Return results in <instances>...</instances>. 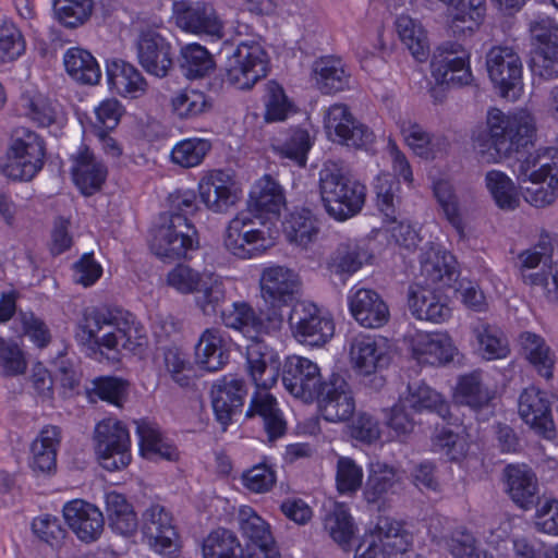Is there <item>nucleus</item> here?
<instances>
[{
  "mask_svg": "<svg viewBox=\"0 0 558 558\" xmlns=\"http://www.w3.org/2000/svg\"><path fill=\"white\" fill-rule=\"evenodd\" d=\"M407 407L414 412L435 411L448 425L434 436V445L437 450L451 461L460 462L466 457L470 445L465 428L461 426L457 417H452L451 410L444 402L441 396L420 383L409 385L405 391L401 393L399 402L389 411H386V427L389 429L387 435L373 415L361 412L350 427L351 436L364 444L400 439L407 436L414 428L413 417L405 411Z\"/></svg>",
  "mask_w": 558,
  "mask_h": 558,
  "instance_id": "nucleus-1",
  "label": "nucleus"
},
{
  "mask_svg": "<svg viewBox=\"0 0 558 558\" xmlns=\"http://www.w3.org/2000/svg\"><path fill=\"white\" fill-rule=\"evenodd\" d=\"M301 289L299 275L283 266H270L260 276V294L268 307L259 316L246 303L235 302L221 311L223 324L240 331L245 338H256L281 328L284 308L294 301Z\"/></svg>",
  "mask_w": 558,
  "mask_h": 558,
  "instance_id": "nucleus-2",
  "label": "nucleus"
},
{
  "mask_svg": "<svg viewBox=\"0 0 558 558\" xmlns=\"http://www.w3.org/2000/svg\"><path fill=\"white\" fill-rule=\"evenodd\" d=\"M75 338L94 352L112 359L134 353L146 343L145 330L132 314L111 316L96 308L84 311Z\"/></svg>",
  "mask_w": 558,
  "mask_h": 558,
  "instance_id": "nucleus-3",
  "label": "nucleus"
},
{
  "mask_svg": "<svg viewBox=\"0 0 558 558\" xmlns=\"http://www.w3.org/2000/svg\"><path fill=\"white\" fill-rule=\"evenodd\" d=\"M386 156L393 173L383 170L374 182L375 204L383 215L386 230L401 248L410 251L416 246L420 235L416 229L404 220H398L400 198L398 177L408 185L413 183V173L405 155L397 143L389 140Z\"/></svg>",
  "mask_w": 558,
  "mask_h": 558,
  "instance_id": "nucleus-4",
  "label": "nucleus"
},
{
  "mask_svg": "<svg viewBox=\"0 0 558 558\" xmlns=\"http://www.w3.org/2000/svg\"><path fill=\"white\" fill-rule=\"evenodd\" d=\"M535 132V121L527 110L505 113L490 108L486 114L485 129L473 132L474 148L486 162H497L513 149L526 145Z\"/></svg>",
  "mask_w": 558,
  "mask_h": 558,
  "instance_id": "nucleus-5",
  "label": "nucleus"
},
{
  "mask_svg": "<svg viewBox=\"0 0 558 558\" xmlns=\"http://www.w3.org/2000/svg\"><path fill=\"white\" fill-rule=\"evenodd\" d=\"M171 209L180 213L163 214L154 228L150 239L151 251L162 259H180L198 246L195 227L181 213H191L196 207L193 190H178L170 196Z\"/></svg>",
  "mask_w": 558,
  "mask_h": 558,
  "instance_id": "nucleus-6",
  "label": "nucleus"
},
{
  "mask_svg": "<svg viewBox=\"0 0 558 558\" xmlns=\"http://www.w3.org/2000/svg\"><path fill=\"white\" fill-rule=\"evenodd\" d=\"M281 236L279 226L258 219L252 211H239L227 225L223 246L235 257L251 259L272 248Z\"/></svg>",
  "mask_w": 558,
  "mask_h": 558,
  "instance_id": "nucleus-7",
  "label": "nucleus"
},
{
  "mask_svg": "<svg viewBox=\"0 0 558 558\" xmlns=\"http://www.w3.org/2000/svg\"><path fill=\"white\" fill-rule=\"evenodd\" d=\"M551 157L535 150L519 159L513 172L518 180L529 185L522 186L524 201L535 208L553 205L558 197V167L551 163Z\"/></svg>",
  "mask_w": 558,
  "mask_h": 558,
  "instance_id": "nucleus-8",
  "label": "nucleus"
},
{
  "mask_svg": "<svg viewBox=\"0 0 558 558\" xmlns=\"http://www.w3.org/2000/svg\"><path fill=\"white\" fill-rule=\"evenodd\" d=\"M319 193L326 211L340 221L357 214L365 202V186L335 166L322 169Z\"/></svg>",
  "mask_w": 558,
  "mask_h": 558,
  "instance_id": "nucleus-9",
  "label": "nucleus"
},
{
  "mask_svg": "<svg viewBox=\"0 0 558 558\" xmlns=\"http://www.w3.org/2000/svg\"><path fill=\"white\" fill-rule=\"evenodd\" d=\"M165 282L180 294H194L196 304L208 316L216 315L225 300L226 289L221 277L199 272L187 265L179 264L171 268Z\"/></svg>",
  "mask_w": 558,
  "mask_h": 558,
  "instance_id": "nucleus-10",
  "label": "nucleus"
},
{
  "mask_svg": "<svg viewBox=\"0 0 558 558\" xmlns=\"http://www.w3.org/2000/svg\"><path fill=\"white\" fill-rule=\"evenodd\" d=\"M347 353L352 372L363 384L373 389L384 385L380 373L390 362V348L386 338L359 333L348 342Z\"/></svg>",
  "mask_w": 558,
  "mask_h": 558,
  "instance_id": "nucleus-11",
  "label": "nucleus"
},
{
  "mask_svg": "<svg viewBox=\"0 0 558 558\" xmlns=\"http://www.w3.org/2000/svg\"><path fill=\"white\" fill-rule=\"evenodd\" d=\"M45 154V143L38 134L19 129L13 133L1 161V172L13 181H31L43 169Z\"/></svg>",
  "mask_w": 558,
  "mask_h": 558,
  "instance_id": "nucleus-12",
  "label": "nucleus"
},
{
  "mask_svg": "<svg viewBox=\"0 0 558 558\" xmlns=\"http://www.w3.org/2000/svg\"><path fill=\"white\" fill-rule=\"evenodd\" d=\"M269 54L259 39L241 41L226 58V84L250 90L267 75Z\"/></svg>",
  "mask_w": 558,
  "mask_h": 558,
  "instance_id": "nucleus-13",
  "label": "nucleus"
},
{
  "mask_svg": "<svg viewBox=\"0 0 558 558\" xmlns=\"http://www.w3.org/2000/svg\"><path fill=\"white\" fill-rule=\"evenodd\" d=\"M269 54L259 39L241 41L226 58V84L250 90L267 75Z\"/></svg>",
  "mask_w": 558,
  "mask_h": 558,
  "instance_id": "nucleus-14",
  "label": "nucleus"
},
{
  "mask_svg": "<svg viewBox=\"0 0 558 558\" xmlns=\"http://www.w3.org/2000/svg\"><path fill=\"white\" fill-rule=\"evenodd\" d=\"M93 449L99 465L117 472L132 462V441L126 425L116 417L99 421L93 433Z\"/></svg>",
  "mask_w": 558,
  "mask_h": 558,
  "instance_id": "nucleus-15",
  "label": "nucleus"
},
{
  "mask_svg": "<svg viewBox=\"0 0 558 558\" xmlns=\"http://www.w3.org/2000/svg\"><path fill=\"white\" fill-rule=\"evenodd\" d=\"M410 547V537L400 522L379 517L359 543L354 558H399Z\"/></svg>",
  "mask_w": 558,
  "mask_h": 558,
  "instance_id": "nucleus-16",
  "label": "nucleus"
},
{
  "mask_svg": "<svg viewBox=\"0 0 558 558\" xmlns=\"http://www.w3.org/2000/svg\"><path fill=\"white\" fill-rule=\"evenodd\" d=\"M486 71L494 88L504 98L518 99L523 92V64L510 47L495 46L485 59Z\"/></svg>",
  "mask_w": 558,
  "mask_h": 558,
  "instance_id": "nucleus-17",
  "label": "nucleus"
},
{
  "mask_svg": "<svg viewBox=\"0 0 558 558\" xmlns=\"http://www.w3.org/2000/svg\"><path fill=\"white\" fill-rule=\"evenodd\" d=\"M430 76L439 86H466L473 82L471 51L458 41L439 45L430 61Z\"/></svg>",
  "mask_w": 558,
  "mask_h": 558,
  "instance_id": "nucleus-18",
  "label": "nucleus"
},
{
  "mask_svg": "<svg viewBox=\"0 0 558 558\" xmlns=\"http://www.w3.org/2000/svg\"><path fill=\"white\" fill-rule=\"evenodd\" d=\"M197 195L207 210L227 214L241 199L242 189L232 172L208 169L199 173Z\"/></svg>",
  "mask_w": 558,
  "mask_h": 558,
  "instance_id": "nucleus-19",
  "label": "nucleus"
},
{
  "mask_svg": "<svg viewBox=\"0 0 558 558\" xmlns=\"http://www.w3.org/2000/svg\"><path fill=\"white\" fill-rule=\"evenodd\" d=\"M531 36L536 44L531 59L535 77H558V23L548 16H539L531 23Z\"/></svg>",
  "mask_w": 558,
  "mask_h": 558,
  "instance_id": "nucleus-20",
  "label": "nucleus"
},
{
  "mask_svg": "<svg viewBox=\"0 0 558 558\" xmlns=\"http://www.w3.org/2000/svg\"><path fill=\"white\" fill-rule=\"evenodd\" d=\"M324 129L327 137L348 147L363 148L374 141L373 132L357 121L344 104H333L324 111Z\"/></svg>",
  "mask_w": 558,
  "mask_h": 558,
  "instance_id": "nucleus-21",
  "label": "nucleus"
},
{
  "mask_svg": "<svg viewBox=\"0 0 558 558\" xmlns=\"http://www.w3.org/2000/svg\"><path fill=\"white\" fill-rule=\"evenodd\" d=\"M171 20L187 34L209 37L213 40L223 36V23L209 3L174 1Z\"/></svg>",
  "mask_w": 558,
  "mask_h": 558,
  "instance_id": "nucleus-22",
  "label": "nucleus"
},
{
  "mask_svg": "<svg viewBox=\"0 0 558 558\" xmlns=\"http://www.w3.org/2000/svg\"><path fill=\"white\" fill-rule=\"evenodd\" d=\"M282 384L290 395L305 402L315 400L324 387L318 364L295 354L284 360Z\"/></svg>",
  "mask_w": 558,
  "mask_h": 558,
  "instance_id": "nucleus-23",
  "label": "nucleus"
},
{
  "mask_svg": "<svg viewBox=\"0 0 558 558\" xmlns=\"http://www.w3.org/2000/svg\"><path fill=\"white\" fill-rule=\"evenodd\" d=\"M447 286L432 284L421 280L409 287L408 308L418 320L441 324L451 316L449 299L444 289Z\"/></svg>",
  "mask_w": 558,
  "mask_h": 558,
  "instance_id": "nucleus-24",
  "label": "nucleus"
},
{
  "mask_svg": "<svg viewBox=\"0 0 558 558\" xmlns=\"http://www.w3.org/2000/svg\"><path fill=\"white\" fill-rule=\"evenodd\" d=\"M141 531L144 542L155 553L167 557L179 553V534L171 514L162 506L151 505L144 511Z\"/></svg>",
  "mask_w": 558,
  "mask_h": 558,
  "instance_id": "nucleus-25",
  "label": "nucleus"
},
{
  "mask_svg": "<svg viewBox=\"0 0 558 558\" xmlns=\"http://www.w3.org/2000/svg\"><path fill=\"white\" fill-rule=\"evenodd\" d=\"M135 52L138 64L151 76L165 77L172 69L171 44L157 28L141 29L135 40Z\"/></svg>",
  "mask_w": 558,
  "mask_h": 558,
  "instance_id": "nucleus-26",
  "label": "nucleus"
},
{
  "mask_svg": "<svg viewBox=\"0 0 558 558\" xmlns=\"http://www.w3.org/2000/svg\"><path fill=\"white\" fill-rule=\"evenodd\" d=\"M412 357L420 364L445 365L453 361L458 349L445 331L415 330L407 337Z\"/></svg>",
  "mask_w": 558,
  "mask_h": 558,
  "instance_id": "nucleus-27",
  "label": "nucleus"
},
{
  "mask_svg": "<svg viewBox=\"0 0 558 558\" xmlns=\"http://www.w3.org/2000/svg\"><path fill=\"white\" fill-rule=\"evenodd\" d=\"M286 203L284 190L280 183L274 177L264 174L252 184L245 210L252 211L258 219L278 226Z\"/></svg>",
  "mask_w": 558,
  "mask_h": 558,
  "instance_id": "nucleus-28",
  "label": "nucleus"
},
{
  "mask_svg": "<svg viewBox=\"0 0 558 558\" xmlns=\"http://www.w3.org/2000/svg\"><path fill=\"white\" fill-rule=\"evenodd\" d=\"M521 420L544 438L554 439L555 423L551 414L550 396L534 386L525 388L518 401Z\"/></svg>",
  "mask_w": 558,
  "mask_h": 558,
  "instance_id": "nucleus-29",
  "label": "nucleus"
},
{
  "mask_svg": "<svg viewBox=\"0 0 558 558\" xmlns=\"http://www.w3.org/2000/svg\"><path fill=\"white\" fill-rule=\"evenodd\" d=\"M69 172L73 184L85 196H92L105 185L108 169L88 147H81L70 157Z\"/></svg>",
  "mask_w": 558,
  "mask_h": 558,
  "instance_id": "nucleus-30",
  "label": "nucleus"
},
{
  "mask_svg": "<svg viewBox=\"0 0 558 558\" xmlns=\"http://www.w3.org/2000/svg\"><path fill=\"white\" fill-rule=\"evenodd\" d=\"M256 338H247L251 344L246 349V369L257 389L268 390L278 380L281 366L280 356L276 350Z\"/></svg>",
  "mask_w": 558,
  "mask_h": 558,
  "instance_id": "nucleus-31",
  "label": "nucleus"
},
{
  "mask_svg": "<svg viewBox=\"0 0 558 558\" xmlns=\"http://www.w3.org/2000/svg\"><path fill=\"white\" fill-rule=\"evenodd\" d=\"M65 524L84 543H93L102 534L105 519L102 511L84 499H73L62 507Z\"/></svg>",
  "mask_w": 558,
  "mask_h": 558,
  "instance_id": "nucleus-32",
  "label": "nucleus"
},
{
  "mask_svg": "<svg viewBox=\"0 0 558 558\" xmlns=\"http://www.w3.org/2000/svg\"><path fill=\"white\" fill-rule=\"evenodd\" d=\"M61 442V430L54 425H45L29 445L27 465L36 477L48 478L57 472V457Z\"/></svg>",
  "mask_w": 558,
  "mask_h": 558,
  "instance_id": "nucleus-33",
  "label": "nucleus"
},
{
  "mask_svg": "<svg viewBox=\"0 0 558 558\" xmlns=\"http://www.w3.org/2000/svg\"><path fill=\"white\" fill-rule=\"evenodd\" d=\"M301 312L296 323H292L293 335L301 343L317 347L325 344L335 332L332 319L311 302H301L294 307Z\"/></svg>",
  "mask_w": 558,
  "mask_h": 558,
  "instance_id": "nucleus-34",
  "label": "nucleus"
},
{
  "mask_svg": "<svg viewBox=\"0 0 558 558\" xmlns=\"http://www.w3.org/2000/svg\"><path fill=\"white\" fill-rule=\"evenodd\" d=\"M347 301L351 316L364 328H380L389 320L387 303L372 289L352 287Z\"/></svg>",
  "mask_w": 558,
  "mask_h": 558,
  "instance_id": "nucleus-35",
  "label": "nucleus"
},
{
  "mask_svg": "<svg viewBox=\"0 0 558 558\" xmlns=\"http://www.w3.org/2000/svg\"><path fill=\"white\" fill-rule=\"evenodd\" d=\"M105 70L107 86L112 95L135 100L147 94V80L132 63L117 58L109 59Z\"/></svg>",
  "mask_w": 558,
  "mask_h": 558,
  "instance_id": "nucleus-36",
  "label": "nucleus"
},
{
  "mask_svg": "<svg viewBox=\"0 0 558 558\" xmlns=\"http://www.w3.org/2000/svg\"><path fill=\"white\" fill-rule=\"evenodd\" d=\"M420 279L432 284L451 286L456 281L457 262L440 243H426L420 250Z\"/></svg>",
  "mask_w": 558,
  "mask_h": 558,
  "instance_id": "nucleus-37",
  "label": "nucleus"
},
{
  "mask_svg": "<svg viewBox=\"0 0 558 558\" xmlns=\"http://www.w3.org/2000/svg\"><path fill=\"white\" fill-rule=\"evenodd\" d=\"M246 396L244 381L228 375L217 379L210 390L211 405L217 421L227 426L241 412Z\"/></svg>",
  "mask_w": 558,
  "mask_h": 558,
  "instance_id": "nucleus-38",
  "label": "nucleus"
},
{
  "mask_svg": "<svg viewBox=\"0 0 558 558\" xmlns=\"http://www.w3.org/2000/svg\"><path fill=\"white\" fill-rule=\"evenodd\" d=\"M232 347L231 339L220 329H205L195 345L194 360L196 366L208 373L222 369L229 362Z\"/></svg>",
  "mask_w": 558,
  "mask_h": 558,
  "instance_id": "nucleus-39",
  "label": "nucleus"
},
{
  "mask_svg": "<svg viewBox=\"0 0 558 558\" xmlns=\"http://www.w3.org/2000/svg\"><path fill=\"white\" fill-rule=\"evenodd\" d=\"M316 399L322 416L328 422H345L355 411L353 392L343 379L336 378L325 384Z\"/></svg>",
  "mask_w": 558,
  "mask_h": 558,
  "instance_id": "nucleus-40",
  "label": "nucleus"
},
{
  "mask_svg": "<svg viewBox=\"0 0 558 558\" xmlns=\"http://www.w3.org/2000/svg\"><path fill=\"white\" fill-rule=\"evenodd\" d=\"M311 81L323 94H336L351 87L352 75L341 58L325 56L313 62Z\"/></svg>",
  "mask_w": 558,
  "mask_h": 558,
  "instance_id": "nucleus-41",
  "label": "nucleus"
},
{
  "mask_svg": "<svg viewBox=\"0 0 558 558\" xmlns=\"http://www.w3.org/2000/svg\"><path fill=\"white\" fill-rule=\"evenodd\" d=\"M504 485L511 500L527 510L534 505L538 492L537 478L525 464H509L504 471Z\"/></svg>",
  "mask_w": 558,
  "mask_h": 558,
  "instance_id": "nucleus-42",
  "label": "nucleus"
},
{
  "mask_svg": "<svg viewBox=\"0 0 558 558\" xmlns=\"http://www.w3.org/2000/svg\"><path fill=\"white\" fill-rule=\"evenodd\" d=\"M278 226L289 243L301 248H307L318 235L316 217L307 208H294L287 213Z\"/></svg>",
  "mask_w": 558,
  "mask_h": 558,
  "instance_id": "nucleus-43",
  "label": "nucleus"
},
{
  "mask_svg": "<svg viewBox=\"0 0 558 558\" xmlns=\"http://www.w3.org/2000/svg\"><path fill=\"white\" fill-rule=\"evenodd\" d=\"M395 29L401 44L416 62L424 63L429 59L430 40L422 21L402 14L397 16Z\"/></svg>",
  "mask_w": 558,
  "mask_h": 558,
  "instance_id": "nucleus-44",
  "label": "nucleus"
},
{
  "mask_svg": "<svg viewBox=\"0 0 558 558\" xmlns=\"http://www.w3.org/2000/svg\"><path fill=\"white\" fill-rule=\"evenodd\" d=\"M323 527L326 534L343 549H349L357 533V524L349 508L340 502H332L325 508Z\"/></svg>",
  "mask_w": 558,
  "mask_h": 558,
  "instance_id": "nucleus-45",
  "label": "nucleus"
},
{
  "mask_svg": "<svg viewBox=\"0 0 558 558\" xmlns=\"http://www.w3.org/2000/svg\"><path fill=\"white\" fill-rule=\"evenodd\" d=\"M20 106L23 113L39 126H61L65 123L63 109L35 88L23 93Z\"/></svg>",
  "mask_w": 558,
  "mask_h": 558,
  "instance_id": "nucleus-46",
  "label": "nucleus"
},
{
  "mask_svg": "<svg viewBox=\"0 0 558 558\" xmlns=\"http://www.w3.org/2000/svg\"><path fill=\"white\" fill-rule=\"evenodd\" d=\"M168 108L174 119L191 121L208 113L213 108V100L203 90L186 87L170 96Z\"/></svg>",
  "mask_w": 558,
  "mask_h": 558,
  "instance_id": "nucleus-47",
  "label": "nucleus"
},
{
  "mask_svg": "<svg viewBox=\"0 0 558 558\" xmlns=\"http://www.w3.org/2000/svg\"><path fill=\"white\" fill-rule=\"evenodd\" d=\"M66 74L81 85H97L101 80V69L97 59L86 49L71 47L63 53Z\"/></svg>",
  "mask_w": 558,
  "mask_h": 558,
  "instance_id": "nucleus-48",
  "label": "nucleus"
},
{
  "mask_svg": "<svg viewBox=\"0 0 558 558\" xmlns=\"http://www.w3.org/2000/svg\"><path fill=\"white\" fill-rule=\"evenodd\" d=\"M140 456L149 461L168 460L179 458L177 448L166 439L158 428L147 422L137 423Z\"/></svg>",
  "mask_w": 558,
  "mask_h": 558,
  "instance_id": "nucleus-49",
  "label": "nucleus"
},
{
  "mask_svg": "<svg viewBox=\"0 0 558 558\" xmlns=\"http://www.w3.org/2000/svg\"><path fill=\"white\" fill-rule=\"evenodd\" d=\"M524 359L533 366L539 376L549 379L555 366V354L539 335L525 331L519 338Z\"/></svg>",
  "mask_w": 558,
  "mask_h": 558,
  "instance_id": "nucleus-50",
  "label": "nucleus"
},
{
  "mask_svg": "<svg viewBox=\"0 0 558 558\" xmlns=\"http://www.w3.org/2000/svg\"><path fill=\"white\" fill-rule=\"evenodd\" d=\"M105 511L110 527L121 535H132L137 530V517L133 506L117 492L105 495Z\"/></svg>",
  "mask_w": 558,
  "mask_h": 558,
  "instance_id": "nucleus-51",
  "label": "nucleus"
},
{
  "mask_svg": "<svg viewBox=\"0 0 558 558\" xmlns=\"http://www.w3.org/2000/svg\"><path fill=\"white\" fill-rule=\"evenodd\" d=\"M452 398L456 403L477 411L488 405L493 391L484 384L480 373H472L458 379Z\"/></svg>",
  "mask_w": 558,
  "mask_h": 558,
  "instance_id": "nucleus-52",
  "label": "nucleus"
},
{
  "mask_svg": "<svg viewBox=\"0 0 558 558\" xmlns=\"http://www.w3.org/2000/svg\"><path fill=\"white\" fill-rule=\"evenodd\" d=\"M247 416L259 415L270 438L280 437L284 433L286 423L276 399L266 390L258 389L253 396Z\"/></svg>",
  "mask_w": 558,
  "mask_h": 558,
  "instance_id": "nucleus-53",
  "label": "nucleus"
},
{
  "mask_svg": "<svg viewBox=\"0 0 558 558\" xmlns=\"http://www.w3.org/2000/svg\"><path fill=\"white\" fill-rule=\"evenodd\" d=\"M238 480L250 494H268L277 484V468L270 459L264 457L259 462L244 469Z\"/></svg>",
  "mask_w": 558,
  "mask_h": 558,
  "instance_id": "nucleus-54",
  "label": "nucleus"
},
{
  "mask_svg": "<svg viewBox=\"0 0 558 558\" xmlns=\"http://www.w3.org/2000/svg\"><path fill=\"white\" fill-rule=\"evenodd\" d=\"M202 558H243L236 535L226 529H216L202 541Z\"/></svg>",
  "mask_w": 558,
  "mask_h": 558,
  "instance_id": "nucleus-55",
  "label": "nucleus"
},
{
  "mask_svg": "<svg viewBox=\"0 0 558 558\" xmlns=\"http://www.w3.org/2000/svg\"><path fill=\"white\" fill-rule=\"evenodd\" d=\"M211 142L203 137H187L177 142L170 151L172 163L184 168H196L201 166L211 150Z\"/></svg>",
  "mask_w": 558,
  "mask_h": 558,
  "instance_id": "nucleus-56",
  "label": "nucleus"
},
{
  "mask_svg": "<svg viewBox=\"0 0 558 558\" xmlns=\"http://www.w3.org/2000/svg\"><path fill=\"white\" fill-rule=\"evenodd\" d=\"M485 186L495 204L504 210H513L520 196L513 180L502 171L490 170L485 175Z\"/></svg>",
  "mask_w": 558,
  "mask_h": 558,
  "instance_id": "nucleus-57",
  "label": "nucleus"
},
{
  "mask_svg": "<svg viewBox=\"0 0 558 558\" xmlns=\"http://www.w3.org/2000/svg\"><path fill=\"white\" fill-rule=\"evenodd\" d=\"M236 520L245 545L266 544L274 537L270 525L251 506L242 505L238 509Z\"/></svg>",
  "mask_w": 558,
  "mask_h": 558,
  "instance_id": "nucleus-58",
  "label": "nucleus"
},
{
  "mask_svg": "<svg viewBox=\"0 0 558 558\" xmlns=\"http://www.w3.org/2000/svg\"><path fill=\"white\" fill-rule=\"evenodd\" d=\"M215 65L213 56L199 44H187L180 50V66L190 80L208 75L214 71Z\"/></svg>",
  "mask_w": 558,
  "mask_h": 558,
  "instance_id": "nucleus-59",
  "label": "nucleus"
},
{
  "mask_svg": "<svg viewBox=\"0 0 558 558\" xmlns=\"http://www.w3.org/2000/svg\"><path fill=\"white\" fill-rule=\"evenodd\" d=\"M400 480L401 474L393 468L381 462L372 463L364 490L365 499L368 502L378 501L386 494L393 492Z\"/></svg>",
  "mask_w": 558,
  "mask_h": 558,
  "instance_id": "nucleus-60",
  "label": "nucleus"
},
{
  "mask_svg": "<svg viewBox=\"0 0 558 558\" xmlns=\"http://www.w3.org/2000/svg\"><path fill=\"white\" fill-rule=\"evenodd\" d=\"M397 126L405 145L422 158H432L434 142L432 135L422 125L409 117H399Z\"/></svg>",
  "mask_w": 558,
  "mask_h": 558,
  "instance_id": "nucleus-61",
  "label": "nucleus"
},
{
  "mask_svg": "<svg viewBox=\"0 0 558 558\" xmlns=\"http://www.w3.org/2000/svg\"><path fill=\"white\" fill-rule=\"evenodd\" d=\"M94 11L93 0H53V16L66 28L84 25Z\"/></svg>",
  "mask_w": 558,
  "mask_h": 558,
  "instance_id": "nucleus-62",
  "label": "nucleus"
},
{
  "mask_svg": "<svg viewBox=\"0 0 558 558\" xmlns=\"http://www.w3.org/2000/svg\"><path fill=\"white\" fill-rule=\"evenodd\" d=\"M473 333L475 337V349L482 357L499 360L508 355V344L496 328L485 323H478L474 327Z\"/></svg>",
  "mask_w": 558,
  "mask_h": 558,
  "instance_id": "nucleus-63",
  "label": "nucleus"
},
{
  "mask_svg": "<svg viewBox=\"0 0 558 558\" xmlns=\"http://www.w3.org/2000/svg\"><path fill=\"white\" fill-rule=\"evenodd\" d=\"M433 192L446 219L452 226L459 227L461 222L460 206L451 178L445 173L434 178Z\"/></svg>",
  "mask_w": 558,
  "mask_h": 558,
  "instance_id": "nucleus-64",
  "label": "nucleus"
}]
</instances>
